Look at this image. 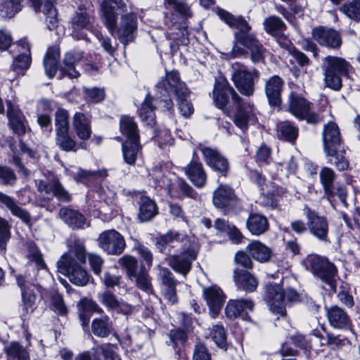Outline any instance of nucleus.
<instances>
[{"label":"nucleus","mask_w":360,"mask_h":360,"mask_svg":"<svg viewBox=\"0 0 360 360\" xmlns=\"http://www.w3.org/2000/svg\"><path fill=\"white\" fill-rule=\"evenodd\" d=\"M323 149L329 158V162L339 170H345L349 167L348 160L344 156L345 153L340 138L338 126L333 122H328L323 127L322 131Z\"/></svg>","instance_id":"1"},{"label":"nucleus","mask_w":360,"mask_h":360,"mask_svg":"<svg viewBox=\"0 0 360 360\" xmlns=\"http://www.w3.org/2000/svg\"><path fill=\"white\" fill-rule=\"evenodd\" d=\"M153 178L157 187L166 190L171 196L179 197L176 192V187L179 188L182 194L191 198H195L196 192L184 179H179L167 169L162 168L156 169L153 174Z\"/></svg>","instance_id":"2"},{"label":"nucleus","mask_w":360,"mask_h":360,"mask_svg":"<svg viewBox=\"0 0 360 360\" xmlns=\"http://www.w3.org/2000/svg\"><path fill=\"white\" fill-rule=\"evenodd\" d=\"M305 268L328 284L331 290H336L338 271L335 266L326 257L317 255H309L303 261Z\"/></svg>","instance_id":"3"},{"label":"nucleus","mask_w":360,"mask_h":360,"mask_svg":"<svg viewBox=\"0 0 360 360\" xmlns=\"http://www.w3.org/2000/svg\"><path fill=\"white\" fill-rule=\"evenodd\" d=\"M156 89L160 94V101L165 105L164 108L170 110L173 108V103L170 98V93L175 95H189L190 91L185 84L180 80L179 75L176 71L167 72L165 77L160 80L156 84Z\"/></svg>","instance_id":"4"},{"label":"nucleus","mask_w":360,"mask_h":360,"mask_svg":"<svg viewBox=\"0 0 360 360\" xmlns=\"http://www.w3.org/2000/svg\"><path fill=\"white\" fill-rule=\"evenodd\" d=\"M231 79L237 89L245 96L252 95L255 91V81L257 80L259 72L257 70H249L238 62L231 65Z\"/></svg>","instance_id":"5"},{"label":"nucleus","mask_w":360,"mask_h":360,"mask_svg":"<svg viewBox=\"0 0 360 360\" xmlns=\"http://www.w3.org/2000/svg\"><path fill=\"white\" fill-rule=\"evenodd\" d=\"M348 65L341 58L326 57L323 65L326 85L330 89L339 90L342 86L341 77L347 73Z\"/></svg>","instance_id":"6"},{"label":"nucleus","mask_w":360,"mask_h":360,"mask_svg":"<svg viewBox=\"0 0 360 360\" xmlns=\"http://www.w3.org/2000/svg\"><path fill=\"white\" fill-rule=\"evenodd\" d=\"M60 273L66 275L70 281L78 286L86 285L89 280L87 271L71 257L63 255L57 263Z\"/></svg>","instance_id":"7"},{"label":"nucleus","mask_w":360,"mask_h":360,"mask_svg":"<svg viewBox=\"0 0 360 360\" xmlns=\"http://www.w3.org/2000/svg\"><path fill=\"white\" fill-rule=\"evenodd\" d=\"M230 98L236 104L241 101L238 94L227 81L217 82L213 90V100L215 105L222 110L226 115H229L231 112V108L229 106Z\"/></svg>","instance_id":"8"},{"label":"nucleus","mask_w":360,"mask_h":360,"mask_svg":"<svg viewBox=\"0 0 360 360\" xmlns=\"http://www.w3.org/2000/svg\"><path fill=\"white\" fill-rule=\"evenodd\" d=\"M98 244L105 252L110 255H119L126 248L124 238L114 229L102 232L98 238Z\"/></svg>","instance_id":"9"},{"label":"nucleus","mask_w":360,"mask_h":360,"mask_svg":"<svg viewBox=\"0 0 360 360\" xmlns=\"http://www.w3.org/2000/svg\"><path fill=\"white\" fill-rule=\"evenodd\" d=\"M289 111L300 120H306L308 123L316 124L322 118L311 111L310 103L298 95H290L288 105Z\"/></svg>","instance_id":"10"},{"label":"nucleus","mask_w":360,"mask_h":360,"mask_svg":"<svg viewBox=\"0 0 360 360\" xmlns=\"http://www.w3.org/2000/svg\"><path fill=\"white\" fill-rule=\"evenodd\" d=\"M304 214L307 219V226L310 233L320 240H326L328 233V221L323 216L305 206Z\"/></svg>","instance_id":"11"},{"label":"nucleus","mask_w":360,"mask_h":360,"mask_svg":"<svg viewBox=\"0 0 360 360\" xmlns=\"http://www.w3.org/2000/svg\"><path fill=\"white\" fill-rule=\"evenodd\" d=\"M138 28V18L134 13L122 14L117 27V35L122 44H128L135 37Z\"/></svg>","instance_id":"12"},{"label":"nucleus","mask_w":360,"mask_h":360,"mask_svg":"<svg viewBox=\"0 0 360 360\" xmlns=\"http://www.w3.org/2000/svg\"><path fill=\"white\" fill-rule=\"evenodd\" d=\"M265 300L271 312L281 316L285 315L284 290L279 284H269L266 286Z\"/></svg>","instance_id":"13"},{"label":"nucleus","mask_w":360,"mask_h":360,"mask_svg":"<svg viewBox=\"0 0 360 360\" xmlns=\"http://www.w3.org/2000/svg\"><path fill=\"white\" fill-rule=\"evenodd\" d=\"M200 150L203 155L206 164L217 172L226 176L229 170V162L218 150L211 148L200 146Z\"/></svg>","instance_id":"14"},{"label":"nucleus","mask_w":360,"mask_h":360,"mask_svg":"<svg viewBox=\"0 0 360 360\" xmlns=\"http://www.w3.org/2000/svg\"><path fill=\"white\" fill-rule=\"evenodd\" d=\"M105 24L112 33L117 23V15L119 12L127 11V6L122 0H105L101 5Z\"/></svg>","instance_id":"15"},{"label":"nucleus","mask_w":360,"mask_h":360,"mask_svg":"<svg viewBox=\"0 0 360 360\" xmlns=\"http://www.w3.org/2000/svg\"><path fill=\"white\" fill-rule=\"evenodd\" d=\"M18 285L21 289L22 300V316H27L34 311L36 301V295L34 290L35 286L32 285L25 276L18 275L16 276Z\"/></svg>","instance_id":"16"},{"label":"nucleus","mask_w":360,"mask_h":360,"mask_svg":"<svg viewBox=\"0 0 360 360\" xmlns=\"http://www.w3.org/2000/svg\"><path fill=\"white\" fill-rule=\"evenodd\" d=\"M283 87L284 81L278 75L271 76L264 81V92L271 106H280Z\"/></svg>","instance_id":"17"},{"label":"nucleus","mask_w":360,"mask_h":360,"mask_svg":"<svg viewBox=\"0 0 360 360\" xmlns=\"http://www.w3.org/2000/svg\"><path fill=\"white\" fill-rule=\"evenodd\" d=\"M217 14L227 25L231 27L236 28L238 31L235 33V41L239 44L238 37L245 38L248 36H255L250 33L251 27L243 17L235 18L233 15L223 9H218Z\"/></svg>","instance_id":"18"},{"label":"nucleus","mask_w":360,"mask_h":360,"mask_svg":"<svg viewBox=\"0 0 360 360\" xmlns=\"http://www.w3.org/2000/svg\"><path fill=\"white\" fill-rule=\"evenodd\" d=\"M71 34L77 39H84V30L89 29L91 26V18L85 8L80 6L75 12L70 21Z\"/></svg>","instance_id":"19"},{"label":"nucleus","mask_w":360,"mask_h":360,"mask_svg":"<svg viewBox=\"0 0 360 360\" xmlns=\"http://www.w3.org/2000/svg\"><path fill=\"white\" fill-rule=\"evenodd\" d=\"M203 295L210 307V315L216 318L221 309L224 302L225 295L221 288L217 285H212L203 289Z\"/></svg>","instance_id":"20"},{"label":"nucleus","mask_w":360,"mask_h":360,"mask_svg":"<svg viewBox=\"0 0 360 360\" xmlns=\"http://www.w3.org/2000/svg\"><path fill=\"white\" fill-rule=\"evenodd\" d=\"M197 252L193 248L184 251L180 255L169 258V265L176 271L186 275L191 270L192 262L195 259Z\"/></svg>","instance_id":"21"},{"label":"nucleus","mask_w":360,"mask_h":360,"mask_svg":"<svg viewBox=\"0 0 360 360\" xmlns=\"http://www.w3.org/2000/svg\"><path fill=\"white\" fill-rule=\"evenodd\" d=\"M239 44L246 47L250 53V60L253 63H263L268 53L263 45L256 39L255 36L245 38L239 36Z\"/></svg>","instance_id":"22"},{"label":"nucleus","mask_w":360,"mask_h":360,"mask_svg":"<svg viewBox=\"0 0 360 360\" xmlns=\"http://www.w3.org/2000/svg\"><path fill=\"white\" fill-rule=\"evenodd\" d=\"M312 35L320 45L330 48H338L341 45L342 40L338 32L323 27L314 28Z\"/></svg>","instance_id":"23"},{"label":"nucleus","mask_w":360,"mask_h":360,"mask_svg":"<svg viewBox=\"0 0 360 360\" xmlns=\"http://www.w3.org/2000/svg\"><path fill=\"white\" fill-rule=\"evenodd\" d=\"M213 204L218 208L233 206L237 202L233 190L226 185H219L213 193Z\"/></svg>","instance_id":"24"},{"label":"nucleus","mask_w":360,"mask_h":360,"mask_svg":"<svg viewBox=\"0 0 360 360\" xmlns=\"http://www.w3.org/2000/svg\"><path fill=\"white\" fill-rule=\"evenodd\" d=\"M37 185L40 192L45 194H52L60 201L68 202L70 200V195L57 180L49 181L40 180Z\"/></svg>","instance_id":"25"},{"label":"nucleus","mask_w":360,"mask_h":360,"mask_svg":"<svg viewBox=\"0 0 360 360\" xmlns=\"http://www.w3.org/2000/svg\"><path fill=\"white\" fill-rule=\"evenodd\" d=\"M7 117L10 127L18 136L23 135L27 129L25 116L20 109L13 105L10 101L7 102Z\"/></svg>","instance_id":"26"},{"label":"nucleus","mask_w":360,"mask_h":360,"mask_svg":"<svg viewBox=\"0 0 360 360\" xmlns=\"http://www.w3.org/2000/svg\"><path fill=\"white\" fill-rule=\"evenodd\" d=\"M184 170L189 180L196 187L205 186L207 181V174L201 162L192 161L184 168Z\"/></svg>","instance_id":"27"},{"label":"nucleus","mask_w":360,"mask_h":360,"mask_svg":"<svg viewBox=\"0 0 360 360\" xmlns=\"http://www.w3.org/2000/svg\"><path fill=\"white\" fill-rule=\"evenodd\" d=\"M233 279L237 287L246 292H253L258 285L257 278L247 270L236 269Z\"/></svg>","instance_id":"28"},{"label":"nucleus","mask_w":360,"mask_h":360,"mask_svg":"<svg viewBox=\"0 0 360 360\" xmlns=\"http://www.w3.org/2000/svg\"><path fill=\"white\" fill-rule=\"evenodd\" d=\"M93 358L89 352H83L79 354L75 360H101L100 355L102 354L105 360H121L119 356L115 354L111 347L108 344L97 345L92 349Z\"/></svg>","instance_id":"29"},{"label":"nucleus","mask_w":360,"mask_h":360,"mask_svg":"<svg viewBox=\"0 0 360 360\" xmlns=\"http://www.w3.org/2000/svg\"><path fill=\"white\" fill-rule=\"evenodd\" d=\"M254 308L252 301L250 300H230L226 307V314L231 319H234L245 313L247 315L249 311H252Z\"/></svg>","instance_id":"30"},{"label":"nucleus","mask_w":360,"mask_h":360,"mask_svg":"<svg viewBox=\"0 0 360 360\" xmlns=\"http://www.w3.org/2000/svg\"><path fill=\"white\" fill-rule=\"evenodd\" d=\"M73 127L79 139L87 140L91 134L89 117L82 112H77L73 117Z\"/></svg>","instance_id":"31"},{"label":"nucleus","mask_w":360,"mask_h":360,"mask_svg":"<svg viewBox=\"0 0 360 360\" xmlns=\"http://www.w3.org/2000/svg\"><path fill=\"white\" fill-rule=\"evenodd\" d=\"M0 203L3 204L11 213L20 219L23 222L28 224L30 221V215L27 211L18 205L11 197L0 192Z\"/></svg>","instance_id":"32"},{"label":"nucleus","mask_w":360,"mask_h":360,"mask_svg":"<svg viewBox=\"0 0 360 360\" xmlns=\"http://www.w3.org/2000/svg\"><path fill=\"white\" fill-rule=\"evenodd\" d=\"M246 228L252 235L260 236L268 230L269 221L264 215L251 214L247 219Z\"/></svg>","instance_id":"33"},{"label":"nucleus","mask_w":360,"mask_h":360,"mask_svg":"<svg viewBox=\"0 0 360 360\" xmlns=\"http://www.w3.org/2000/svg\"><path fill=\"white\" fill-rule=\"evenodd\" d=\"M327 317L330 325L335 328H343L349 322V319L346 311L338 306H333L328 308Z\"/></svg>","instance_id":"34"},{"label":"nucleus","mask_w":360,"mask_h":360,"mask_svg":"<svg viewBox=\"0 0 360 360\" xmlns=\"http://www.w3.org/2000/svg\"><path fill=\"white\" fill-rule=\"evenodd\" d=\"M158 214L155 201L147 196H141L139 200L138 218L142 222L148 221Z\"/></svg>","instance_id":"35"},{"label":"nucleus","mask_w":360,"mask_h":360,"mask_svg":"<svg viewBox=\"0 0 360 360\" xmlns=\"http://www.w3.org/2000/svg\"><path fill=\"white\" fill-rule=\"evenodd\" d=\"M7 360H30L27 349L18 342L11 341L4 345Z\"/></svg>","instance_id":"36"},{"label":"nucleus","mask_w":360,"mask_h":360,"mask_svg":"<svg viewBox=\"0 0 360 360\" xmlns=\"http://www.w3.org/2000/svg\"><path fill=\"white\" fill-rule=\"evenodd\" d=\"M246 251L254 259L261 262H267L271 257V250L259 240L251 242L247 246Z\"/></svg>","instance_id":"37"},{"label":"nucleus","mask_w":360,"mask_h":360,"mask_svg":"<svg viewBox=\"0 0 360 360\" xmlns=\"http://www.w3.org/2000/svg\"><path fill=\"white\" fill-rule=\"evenodd\" d=\"M60 57L59 49L51 47L47 50L44 58V66L46 75L49 78H53L58 70V63Z\"/></svg>","instance_id":"38"},{"label":"nucleus","mask_w":360,"mask_h":360,"mask_svg":"<svg viewBox=\"0 0 360 360\" xmlns=\"http://www.w3.org/2000/svg\"><path fill=\"white\" fill-rule=\"evenodd\" d=\"M237 112L234 116L233 122L235 124L243 131L248 129L249 121L254 117L252 107H245L241 103H237Z\"/></svg>","instance_id":"39"},{"label":"nucleus","mask_w":360,"mask_h":360,"mask_svg":"<svg viewBox=\"0 0 360 360\" xmlns=\"http://www.w3.org/2000/svg\"><path fill=\"white\" fill-rule=\"evenodd\" d=\"M186 240L187 238L184 234L169 231L157 238L156 246L161 252H164L167 246L175 247L176 244Z\"/></svg>","instance_id":"40"},{"label":"nucleus","mask_w":360,"mask_h":360,"mask_svg":"<svg viewBox=\"0 0 360 360\" xmlns=\"http://www.w3.org/2000/svg\"><path fill=\"white\" fill-rule=\"evenodd\" d=\"M335 176L333 169L328 167H322L319 172L321 184L328 198L335 195L333 182Z\"/></svg>","instance_id":"41"},{"label":"nucleus","mask_w":360,"mask_h":360,"mask_svg":"<svg viewBox=\"0 0 360 360\" xmlns=\"http://www.w3.org/2000/svg\"><path fill=\"white\" fill-rule=\"evenodd\" d=\"M59 215L66 224L74 228H82L85 224L84 216L73 210L61 208Z\"/></svg>","instance_id":"42"},{"label":"nucleus","mask_w":360,"mask_h":360,"mask_svg":"<svg viewBox=\"0 0 360 360\" xmlns=\"http://www.w3.org/2000/svg\"><path fill=\"white\" fill-rule=\"evenodd\" d=\"M263 25L265 31L268 34L274 37H278L277 41L281 37L285 38L283 36H278L285 30V25L279 17L271 15L264 20Z\"/></svg>","instance_id":"43"},{"label":"nucleus","mask_w":360,"mask_h":360,"mask_svg":"<svg viewBox=\"0 0 360 360\" xmlns=\"http://www.w3.org/2000/svg\"><path fill=\"white\" fill-rule=\"evenodd\" d=\"M120 130L127 138V141H139L137 125L131 117L122 116L120 118Z\"/></svg>","instance_id":"44"},{"label":"nucleus","mask_w":360,"mask_h":360,"mask_svg":"<svg viewBox=\"0 0 360 360\" xmlns=\"http://www.w3.org/2000/svg\"><path fill=\"white\" fill-rule=\"evenodd\" d=\"M140 150L139 141H129L123 143L122 153L124 161L128 165H134Z\"/></svg>","instance_id":"45"},{"label":"nucleus","mask_w":360,"mask_h":360,"mask_svg":"<svg viewBox=\"0 0 360 360\" xmlns=\"http://www.w3.org/2000/svg\"><path fill=\"white\" fill-rule=\"evenodd\" d=\"M82 56L79 53H68L64 58V67L61 71L70 78H77L79 73L75 69V65L80 60Z\"/></svg>","instance_id":"46"},{"label":"nucleus","mask_w":360,"mask_h":360,"mask_svg":"<svg viewBox=\"0 0 360 360\" xmlns=\"http://www.w3.org/2000/svg\"><path fill=\"white\" fill-rule=\"evenodd\" d=\"M131 281H134L136 286L139 289L148 293L153 292L151 278L143 265L141 266L139 271L132 276Z\"/></svg>","instance_id":"47"},{"label":"nucleus","mask_w":360,"mask_h":360,"mask_svg":"<svg viewBox=\"0 0 360 360\" xmlns=\"http://www.w3.org/2000/svg\"><path fill=\"white\" fill-rule=\"evenodd\" d=\"M23 0H4L0 4V16L4 18H11L21 11Z\"/></svg>","instance_id":"48"},{"label":"nucleus","mask_w":360,"mask_h":360,"mask_svg":"<svg viewBox=\"0 0 360 360\" xmlns=\"http://www.w3.org/2000/svg\"><path fill=\"white\" fill-rule=\"evenodd\" d=\"M152 98L147 95L141 108L139 109V116L141 120L148 125H153L155 122V117L153 108L151 105Z\"/></svg>","instance_id":"49"},{"label":"nucleus","mask_w":360,"mask_h":360,"mask_svg":"<svg viewBox=\"0 0 360 360\" xmlns=\"http://www.w3.org/2000/svg\"><path fill=\"white\" fill-rule=\"evenodd\" d=\"M31 58L29 53H21L15 60L12 64V70L15 72L13 75L8 77L9 80H13L16 76L23 75L24 71L27 70L30 64Z\"/></svg>","instance_id":"50"},{"label":"nucleus","mask_w":360,"mask_h":360,"mask_svg":"<svg viewBox=\"0 0 360 360\" xmlns=\"http://www.w3.org/2000/svg\"><path fill=\"white\" fill-rule=\"evenodd\" d=\"M91 328L95 335L101 338L106 337L110 332L109 318L105 316L101 319H94L92 322Z\"/></svg>","instance_id":"51"},{"label":"nucleus","mask_w":360,"mask_h":360,"mask_svg":"<svg viewBox=\"0 0 360 360\" xmlns=\"http://www.w3.org/2000/svg\"><path fill=\"white\" fill-rule=\"evenodd\" d=\"M68 131L56 132V144L65 151H76L77 143L69 136Z\"/></svg>","instance_id":"52"},{"label":"nucleus","mask_w":360,"mask_h":360,"mask_svg":"<svg viewBox=\"0 0 360 360\" xmlns=\"http://www.w3.org/2000/svg\"><path fill=\"white\" fill-rule=\"evenodd\" d=\"M118 264L126 270L128 278L132 280V276L138 272L137 259L131 255H125L118 259Z\"/></svg>","instance_id":"53"},{"label":"nucleus","mask_w":360,"mask_h":360,"mask_svg":"<svg viewBox=\"0 0 360 360\" xmlns=\"http://www.w3.org/2000/svg\"><path fill=\"white\" fill-rule=\"evenodd\" d=\"M340 11L355 21H360V0H353L340 8Z\"/></svg>","instance_id":"54"},{"label":"nucleus","mask_w":360,"mask_h":360,"mask_svg":"<svg viewBox=\"0 0 360 360\" xmlns=\"http://www.w3.org/2000/svg\"><path fill=\"white\" fill-rule=\"evenodd\" d=\"M64 255L71 257L79 264L84 263L86 260V250L84 244L79 240H75L70 246V253Z\"/></svg>","instance_id":"55"},{"label":"nucleus","mask_w":360,"mask_h":360,"mask_svg":"<svg viewBox=\"0 0 360 360\" xmlns=\"http://www.w3.org/2000/svg\"><path fill=\"white\" fill-rule=\"evenodd\" d=\"M278 42L282 47L289 50L290 54L300 65L304 66L309 63V58L305 56V54L295 49H291L289 46L290 41L286 38L281 37L278 40Z\"/></svg>","instance_id":"56"},{"label":"nucleus","mask_w":360,"mask_h":360,"mask_svg":"<svg viewBox=\"0 0 360 360\" xmlns=\"http://www.w3.org/2000/svg\"><path fill=\"white\" fill-rule=\"evenodd\" d=\"M298 135V129L288 122L281 124L278 136L288 141H295Z\"/></svg>","instance_id":"57"},{"label":"nucleus","mask_w":360,"mask_h":360,"mask_svg":"<svg viewBox=\"0 0 360 360\" xmlns=\"http://www.w3.org/2000/svg\"><path fill=\"white\" fill-rule=\"evenodd\" d=\"M98 299L101 304L109 309H115L119 305V300L116 296L109 291L99 292L98 294Z\"/></svg>","instance_id":"58"},{"label":"nucleus","mask_w":360,"mask_h":360,"mask_svg":"<svg viewBox=\"0 0 360 360\" xmlns=\"http://www.w3.org/2000/svg\"><path fill=\"white\" fill-rule=\"evenodd\" d=\"M56 132L69 131L68 112L63 109H58L55 118Z\"/></svg>","instance_id":"59"},{"label":"nucleus","mask_w":360,"mask_h":360,"mask_svg":"<svg viewBox=\"0 0 360 360\" xmlns=\"http://www.w3.org/2000/svg\"><path fill=\"white\" fill-rule=\"evenodd\" d=\"M189 95H176L178 108L185 117H190L194 111L192 103L187 99Z\"/></svg>","instance_id":"60"},{"label":"nucleus","mask_w":360,"mask_h":360,"mask_svg":"<svg viewBox=\"0 0 360 360\" xmlns=\"http://www.w3.org/2000/svg\"><path fill=\"white\" fill-rule=\"evenodd\" d=\"M211 337L218 347L221 348L226 347V335L222 326H214L211 332Z\"/></svg>","instance_id":"61"},{"label":"nucleus","mask_w":360,"mask_h":360,"mask_svg":"<svg viewBox=\"0 0 360 360\" xmlns=\"http://www.w3.org/2000/svg\"><path fill=\"white\" fill-rule=\"evenodd\" d=\"M274 192L275 191L274 189L272 191H268L266 193H263L259 198V204L271 210L276 209L278 204Z\"/></svg>","instance_id":"62"},{"label":"nucleus","mask_w":360,"mask_h":360,"mask_svg":"<svg viewBox=\"0 0 360 360\" xmlns=\"http://www.w3.org/2000/svg\"><path fill=\"white\" fill-rule=\"evenodd\" d=\"M10 225L8 222L0 217V250L6 249V243L10 238Z\"/></svg>","instance_id":"63"},{"label":"nucleus","mask_w":360,"mask_h":360,"mask_svg":"<svg viewBox=\"0 0 360 360\" xmlns=\"http://www.w3.org/2000/svg\"><path fill=\"white\" fill-rule=\"evenodd\" d=\"M193 360H211V356L204 344L198 342L195 345Z\"/></svg>","instance_id":"64"}]
</instances>
